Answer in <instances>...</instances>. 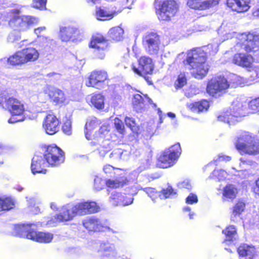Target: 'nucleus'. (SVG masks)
<instances>
[{"label":"nucleus","mask_w":259,"mask_h":259,"mask_svg":"<svg viewBox=\"0 0 259 259\" xmlns=\"http://www.w3.org/2000/svg\"><path fill=\"white\" fill-rule=\"evenodd\" d=\"M100 210L96 202L92 201H81L76 203L71 207L64 206L61 211L51 217L48 224L55 226L60 223L72 220L77 215H84L94 213Z\"/></svg>","instance_id":"1"},{"label":"nucleus","mask_w":259,"mask_h":259,"mask_svg":"<svg viewBox=\"0 0 259 259\" xmlns=\"http://www.w3.org/2000/svg\"><path fill=\"white\" fill-rule=\"evenodd\" d=\"M183 64L185 67L189 66L191 75L197 79L204 78L210 69L207 54L201 48H195L188 51Z\"/></svg>","instance_id":"2"},{"label":"nucleus","mask_w":259,"mask_h":259,"mask_svg":"<svg viewBox=\"0 0 259 259\" xmlns=\"http://www.w3.org/2000/svg\"><path fill=\"white\" fill-rule=\"evenodd\" d=\"M244 45V50L246 53H236L232 57V63L237 66L245 68H250L253 66L254 58L248 53L259 49V33H249Z\"/></svg>","instance_id":"3"},{"label":"nucleus","mask_w":259,"mask_h":259,"mask_svg":"<svg viewBox=\"0 0 259 259\" xmlns=\"http://www.w3.org/2000/svg\"><path fill=\"white\" fill-rule=\"evenodd\" d=\"M234 145L241 155H256L259 154V139L249 132H242L236 138Z\"/></svg>","instance_id":"4"},{"label":"nucleus","mask_w":259,"mask_h":259,"mask_svg":"<svg viewBox=\"0 0 259 259\" xmlns=\"http://www.w3.org/2000/svg\"><path fill=\"white\" fill-rule=\"evenodd\" d=\"M0 107L12 116H21L25 112L24 102L8 92L0 93Z\"/></svg>","instance_id":"5"},{"label":"nucleus","mask_w":259,"mask_h":259,"mask_svg":"<svg viewBox=\"0 0 259 259\" xmlns=\"http://www.w3.org/2000/svg\"><path fill=\"white\" fill-rule=\"evenodd\" d=\"M138 67L134 64L132 65V70L135 74L143 77L149 84L152 83L151 78L149 76L152 75L154 71V63L150 57L142 56L138 59Z\"/></svg>","instance_id":"6"},{"label":"nucleus","mask_w":259,"mask_h":259,"mask_svg":"<svg viewBox=\"0 0 259 259\" xmlns=\"http://www.w3.org/2000/svg\"><path fill=\"white\" fill-rule=\"evenodd\" d=\"M43 155L48 165L51 167L60 166L65 159L64 151L55 144L46 146Z\"/></svg>","instance_id":"7"},{"label":"nucleus","mask_w":259,"mask_h":259,"mask_svg":"<svg viewBox=\"0 0 259 259\" xmlns=\"http://www.w3.org/2000/svg\"><path fill=\"white\" fill-rule=\"evenodd\" d=\"M181 153L180 144L177 143L163 151L157 159V165L161 168L172 166Z\"/></svg>","instance_id":"8"},{"label":"nucleus","mask_w":259,"mask_h":259,"mask_svg":"<svg viewBox=\"0 0 259 259\" xmlns=\"http://www.w3.org/2000/svg\"><path fill=\"white\" fill-rule=\"evenodd\" d=\"M178 10V5L175 0H165L158 5L156 14L160 21H169L176 15Z\"/></svg>","instance_id":"9"},{"label":"nucleus","mask_w":259,"mask_h":259,"mask_svg":"<svg viewBox=\"0 0 259 259\" xmlns=\"http://www.w3.org/2000/svg\"><path fill=\"white\" fill-rule=\"evenodd\" d=\"M109 39L102 33L97 32L93 34L89 42V47L94 50V53L99 59L105 58L108 46Z\"/></svg>","instance_id":"10"},{"label":"nucleus","mask_w":259,"mask_h":259,"mask_svg":"<svg viewBox=\"0 0 259 259\" xmlns=\"http://www.w3.org/2000/svg\"><path fill=\"white\" fill-rule=\"evenodd\" d=\"M230 87V84L224 76L219 75L212 77L207 82L206 92L211 96L222 94Z\"/></svg>","instance_id":"11"},{"label":"nucleus","mask_w":259,"mask_h":259,"mask_svg":"<svg viewBox=\"0 0 259 259\" xmlns=\"http://www.w3.org/2000/svg\"><path fill=\"white\" fill-rule=\"evenodd\" d=\"M20 11L14 9L11 11L14 15L9 21V24L19 31H25L35 22V19L29 16H19Z\"/></svg>","instance_id":"12"},{"label":"nucleus","mask_w":259,"mask_h":259,"mask_svg":"<svg viewBox=\"0 0 259 259\" xmlns=\"http://www.w3.org/2000/svg\"><path fill=\"white\" fill-rule=\"evenodd\" d=\"M110 80L108 72L104 70L96 69L91 71L87 77L85 85L97 89Z\"/></svg>","instance_id":"13"},{"label":"nucleus","mask_w":259,"mask_h":259,"mask_svg":"<svg viewBox=\"0 0 259 259\" xmlns=\"http://www.w3.org/2000/svg\"><path fill=\"white\" fill-rule=\"evenodd\" d=\"M160 42V36L154 32L148 33L142 40L145 51L150 55H155L158 53Z\"/></svg>","instance_id":"14"},{"label":"nucleus","mask_w":259,"mask_h":259,"mask_svg":"<svg viewBox=\"0 0 259 259\" xmlns=\"http://www.w3.org/2000/svg\"><path fill=\"white\" fill-rule=\"evenodd\" d=\"M60 121L53 112L47 114L42 121V128L50 135L56 134L59 130Z\"/></svg>","instance_id":"15"},{"label":"nucleus","mask_w":259,"mask_h":259,"mask_svg":"<svg viewBox=\"0 0 259 259\" xmlns=\"http://www.w3.org/2000/svg\"><path fill=\"white\" fill-rule=\"evenodd\" d=\"M109 177L112 179H107L105 183L109 188L117 189L123 187L128 182L127 178L120 169H116L114 172V175H109Z\"/></svg>","instance_id":"16"},{"label":"nucleus","mask_w":259,"mask_h":259,"mask_svg":"<svg viewBox=\"0 0 259 259\" xmlns=\"http://www.w3.org/2000/svg\"><path fill=\"white\" fill-rule=\"evenodd\" d=\"M220 0H187L186 5L191 9L203 11L218 5Z\"/></svg>","instance_id":"17"},{"label":"nucleus","mask_w":259,"mask_h":259,"mask_svg":"<svg viewBox=\"0 0 259 259\" xmlns=\"http://www.w3.org/2000/svg\"><path fill=\"white\" fill-rule=\"evenodd\" d=\"M51 101L56 105L64 106L68 103L67 99L63 91L57 88L49 89L46 91Z\"/></svg>","instance_id":"18"},{"label":"nucleus","mask_w":259,"mask_h":259,"mask_svg":"<svg viewBox=\"0 0 259 259\" xmlns=\"http://www.w3.org/2000/svg\"><path fill=\"white\" fill-rule=\"evenodd\" d=\"M36 226L33 223L17 224L14 226V232L16 236L30 240L29 236H32Z\"/></svg>","instance_id":"19"},{"label":"nucleus","mask_w":259,"mask_h":259,"mask_svg":"<svg viewBox=\"0 0 259 259\" xmlns=\"http://www.w3.org/2000/svg\"><path fill=\"white\" fill-rule=\"evenodd\" d=\"M133 198L130 193L114 192L110 197V202L114 206H125L131 204Z\"/></svg>","instance_id":"20"},{"label":"nucleus","mask_w":259,"mask_h":259,"mask_svg":"<svg viewBox=\"0 0 259 259\" xmlns=\"http://www.w3.org/2000/svg\"><path fill=\"white\" fill-rule=\"evenodd\" d=\"M47 164L44 156L35 155L31 160V171L33 174H45L47 171L46 168Z\"/></svg>","instance_id":"21"},{"label":"nucleus","mask_w":259,"mask_h":259,"mask_svg":"<svg viewBox=\"0 0 259 259\" xmlns=\"http://www.w3.org/2000/svg\"><path fill=\"white\" fill-rule=\"evenodd\" d=\"M237 251L241 259H254L256 256L255 247L246 243L241 244L237 248Z\"/></svg>","instance_id":"22"},{"label":"nucleus","mask_w":259,"mask_h":259,"mask_svg":"<svg viewBox=\"0 0 259 259\" xmlns=\"http://www.w3.org/2000/svg\"><path fill=\"white\" fill-rule=\"evenodd\" d=\"M151 101L147 95L136 94L133 96L132 104L135 110L139 112L145 107L147 103H151Z\"/></svg>","instance_id":"23"},{"label":"nucleus","mask_w":259,"mask_h":259,"mask_svg":"<svg viewBox=\"0 0 259 259\" xmlns=\"http://www.w3.org/2000/svg\"><path fill=\"white\" fill-rule=\"evenodd\" d=\"M30 240L40 243H49L52 242L54 235L49 232L36 231L34 230Z\"/></svg>","instance_id":"24"},{"label":"nucleus","mask_w":259,"mask_h":259,"mask_svg":"<svg viewBox=\"0 0 259 259\" xmlns=\"http://www.w3.org/2000/svg\"><path fill=\"white\" fill-rule=\"evenodd\" d=\"M187 107L192 112H202L208 109L209 103L207 100L202 99L197 102L187 104Z\"/></svg>","instance_id":"25"},{"label":"nucleus","mask_w":259,"mask_h":259,"mask_svg":"<svg viewBox=\"0 0 259 259\" xmlns=\"http://www.w3.org/2000/svg\"><path fill=\"white\" fill-rule=\"evenodd\" d=\"M121 12V10H112L111 11L99 8L96 12V16L98 20L101 21L110 20L119 13Z\"/></svg>","instance_id":"26"},{"label":"nucleus","mask_w":259,"mask_h":259,"mask_svg":"<svg viewBox=\"0 0 259 259\" xmlns=\"http://www.w3.org/2000/svg\"><path fill=\"white\" fill-rule=\"evenodd\" d=\"M123 34V29L118 26L112 27L107 32L109 40L114 42L122 40L124 38Z\"/></svg>","instance_id":"27"},{"label":"nucleus","mask_w":259,"mask_h":259,"mask_svg":"<svg viewBox=\"0 0 259 259\" xmlns=\"http://www.w3.org/2000/svg\"><path fill=\"white\" fill-rule=\"evenodd\" d=\"M25 63L35 61L39 56L38 51L34 48L27 47L21 50Z\"/></svg>","instance_id":"28"},{"label":"nucleus","mask_w":259,"mask_h":259,"mask_svg":"<svg viewBox=\"0 0 259 259\" xmlns=\"http://www.w3.org/2000/svg\"><path fill=\"white\" fill-rule=\"evenodd\" d=\"M250 0H227L228 6L232 9H237L240 12L247 11Z\"/></svg>","instance_id":"29"},{"label":"nucleus","mask_w":259,"mask_h":259,"mask_svg":"<svg viewBox=\"0 0 259 259\" xmlns=\"http://www.w3.org/2000/svg\"><path fill=\"white\" fill-rule=\"evenodd\" d=\"M21 50L16 51L10 56L7 59V63L11 66H21L25 64Z\"/></svg>","instance_id":"30"},{"label":"nucleus","mask_w":259,"mask_h":259,"mask_svg":"<svg viewBox=\"0 0 259 259\" xmlns=\"http://www.w3.org/2000/svg\"><path fill=\"white\" fill-rule=\"evenodd\" d=\"M83 226L89 232H97L100 231L101 224L98 219L90 218L83 222Z\"/></svg>","instance_id":"31"},{"label":"nucleus","mask_w":259,"mask_h":259,"mask_svg":"<svg viewBox=\"0 0 259 259\" xmlns=\"http://www.w3.org/2000/svg\"><path fill=\"white\" fill-rule=\"evenodd\" d=\"M90 102L98 109H102L105 106V97L101 93H94L91 95Z\"/></svg>","instance_id":"32"},{"label":"nucleus","mask_w":259,"mask_h":259,"mask_svg":"<svg viewBox=\"0 0 259 259\" xmlns=\"http://www.w3.org/2000/svg\"><path fill=\"white\" fill-rule=\"evenodd\" d=\"M77 30L75 28L71 27H64L60 29V37L63 41H68L72 37H74V34Z\"/></svg>","instance_id":"33"},{"label":"nucleus","mask_w":259,"mask_h":259,"mask_svg":"<svg viewBox=\"0 0 259 259\" xmlns=\"http://www.w3.org/2000/svg\"><path fill=\"white\" fill-rule=\"evenodd\" d=\"M15 205V201L12 198L0 197V211H9L14 208Z\"/></svg>","instance_id":"34"},{"label":"nucleus","mask_w":259,"mask_h":259,"mask_svg":"<svg viewBox=\"0 0 259 259\" xmlns=\"http://www.w3.org/2000/svg\"><path fill=\"white\" fill-rule=\"evenodd\" d=\"M222 233L224 234L226 237L224 243L227 241L232 242L235 239V236L237 234V229L235 226L230 225L222 231Z\"/></svg>","instance_id":"35"},{"label":"nucleus","mask_w":259,"mask_h":259,"mask_svg":"<svg viewBox=\"0 0 259 259\" xmlns=\"http://www.w3.org/2000/svg\"><path fill=\"white\" fill-rule=\"evenodd\" d=\"M237 189L231 184L227 185L223 189V197L233 200L236 197Z\"/></svg>","instance_id":"36"},{"label":"nucleus","mask_w":259,"mask_h":259,"mask_svg":"<svg viewBox=\"0 0 259 259\" xmlns=\"http://www.w3.org/2000/svg\"><path fill=\"white\" fill-rule=\"evenodd\" d=\"M217 118L220 121L231 124L235 120L236 116L232 114L231 110H227L222 112Z\"/></svg>","instance_id":"37"},{"label":"nucleus","mask_w":259,"mask_h":259,"mask_svg":"<svg viewBox=\"0 0 259 259\" xmlns=\"http://www.w3.org/2000/svg\"><path fill=\"white\" fill-rule=\"evenodd\" d=\"M187 83V78L185 72H180L175 81L174 87L176 90L182 88Z\"/></svg>","instance_id":"38"},{"label":"nucleus","mask_w":259,"mask_h":259,"mask_svg":"<svg viewBox=\"0 0 259 259\" xmlns=\"http://www.w3.org/2000/svg\"><path fill=\"white\" fill-rule=\"evenodd\" d=\"M124 122L126 125L129 127L133 133L137 134H138L140 128L136 122V120L134 118L130 117H125L124 118Z\"/></svg>","instance_id":"39"},{"label":"nucleus","mask_w":259,"mask_h":259,"mask_svg":"<svg viewBox=\"0 0 259 259\" xmlns=\"http://www.w3.org/2000/svg\"><path fill=\"white\" fill-rule=\"evenodd\" d=\"M245 208V203L241 200H238L234 205L232 209V214L234 217L240 215L244 211Z\"/></svg>","instance_id":"40"},{"label":"nucleus","mask_w":259,"mask_h":259,"mask_svg":"<svg viewBox=\"0 0 259 259\" xmlns=\"http://www.w3.org/2000/svg\"><path fill=\"white\" fill-rule=\"evenodd\" d=\"M159 196L161 198L167 199L170 197L175 195L177 194V191L173 189L172 186H168L165 188H163Z\"/></svg>","instance_id":"41"},{"label":"nucleus","mask_w":259,"mask_h":259,"mask_svg":"<svg viewBox=\"0 0 259 259\" xmlns=\"http://www.w3.org/2000/svg\"><path fill=\"white\" fill-rule=\"evenodd\" d=\"M114 127L119 134L123 135L126 130L123 121L119 118L116 117L114 119Z\"/></svg>","instance_id":"42"},{"label":"nucleus","mask_w":259,"mask_h":259,"mask_svg":"<svg viewBox=\"0 0 259 259\" xmlns=\"http://www.w3.org/2000/svg\"><path fill=\"white\" fill-rule=\"evenodd\" d=\"M248 109L251 113H255L259 112V97L249 102Z\"/></svg>","instance_id":"43"},{"label":"nucleus","mask_w":259,"mask_h":259,"mask_svg":"<svg viewBox=\"0 0 259 259\" xmlns=\"http://www.w3.org/2000/svg\"><path fill=\"white\" fill-rule=\"evenodd\" d=\"M62 130L64 134L67 135H70L71 134L72 122L70 119H66L64 121L62 126Z\"/></svg>","instance_id":"44"},{"label":"nucleus","mask_w":259,"mask_h":259,"mask_svg":"<svg viewBox=\"0 0 259 259\" xmlns=\"http://www.w3.org/2000/svg\"><path fill=\"white\" fill-rule=\"evenodd\" d=\"M143 191L145 192L151 198L152 200L155 199L157 198L158 195V192L156 190L155 188H151V187H147L143 189Z\"/></svg>","instance_id":"45"},{"label":"nucleus","mask_w":259,"mask_h":259,"mask_svg":"<svg viewBox=\"0 0 259 259\" xmlns=\"http://www.w3.org/2000/svg\"><path fill=\"white\" fill-rule=\"evenodd\" d=\"M103 180L98 177H96L94 179V187L97 190H100L103 188L104 187Z\"/></svg>","instance_id":"46"},{"label":"nucleus","mask_w":259,"mask_h":259,"mask_svg":"<svg viewBox=\"0 0 259 259\" xmlns=\"http://www.w3.org/2000/svg\"><path fill=\"white\" fill-rule=\"evenodd\" d=\"M118 168H115L114 167L110 164H106L103 168V170L105 174H109V175H114V172L116 171Z\"/></svg>","instance_id":"47"},{"label":"nucleus","mask_w":259,"mask_h":259,"mask_svg":"<svg viewBox=\"0 0 259 259\" xmlns=\"http://www.w3.org/2000/svg\"><path fill=\"white\" fill-rule=\"evenodd\" d=\"M47 0H33L34 7L38 9H42L46 6Z\"/></svg>","instance_id":"48"},{"label":"nucleus","mask_w":259,"mask_h":259,"mask_svg":"<svg viewBox=\"0 0 259 259\" xmlns=\"http://www.w3.org/2000/svg\"><path fill=\"white\" fill-rule=\"evenodd\" d=\"M186 202L187 204H193L198 202V198L196 195L191 193L186 199Z\"/></svg>","instance_id":"49"},{"label":"nucleus","mask_w":259,"mask_h":259,"mask_svg":"<svg viewBox=\"0 0 259 259\" xmlns=\"http://www.w3.org/2000/svg\"><path fill=\"white\" fill-rule=\"evenodd\" d=\"M252 192L255 195L259 196V177L255 182L254 186L252 188Z\"/></svg>","instance_id":"50"},{"label":"nucleus","mask_w":259,"mask_h":259,"mask_svg":"<svg viewBox=\"0 0 259 259\" xmlns=\"http://www.w3.org/2000/svg\"><path fill=\"white\" fill-rule=\"evenodd\" d=\"M219 159L221 161H229L231 160V158L230 156L226 155H222L219 156Z\"/></svg>","instance_id":"51"},{"label":"nucleus","mask_w":259,"mask_h":259,"mask_svg":"<svg viewBox=\"0 0 259 259\" xmlns=\"http://www.w3.org/2000/svg\"><path fill=\"white\" fill-rule=\"evenodd\" d=\"M252 15L254 17L259 18V7L254 9L252 12Z\"/></svg>","instance_id":"52"},{"label":"nucleus","mask_w":259,"mask_h":259,"mask_svg":"<svg viewBox=\"0 0 259 259\" xmlns=\"http://www.w3.org/2000/svg\"><path fill=\"white\" fill-rule=\"evenodd\" d=\"M6 150V147L0 144V155L5 153Z\"/></svg>","instance_id":"53"},{"label":"nucleus","mask_w":259,"mask_h":259,"mask_svg":"<svg viewBox=\"0 0 259 259\" xmlns=\"http://www.w3.org/2000/svg\"><path fill=\"white\" fill-rule=\"evenodd\" d=\"M181 185H182L183 187H185V186H190V185H189V183L188 182H183L182 183H181Z\"/></svg>","instance_id":"54"},{"label":"nucleus","mask_w":259,"mask_h":259,"mask_svg":"<svg viewBox=\"0 0 259 259\" xmlns=\"http://www.w3.org/2000/svg\"><path fill=\"white\" fill-rule=\"evenodd\" d=\"M168 115L172 118H174L175 117V115L174 113H172L171 112L168 113Z\"/></svg>","instance_id":"55"},{"label":"nucleus","mask_w":259,"mask_h":259,"mask_svg":"<svg viewBox=\"0 0 259 259\" xmlns=\"http://www.w3.org/2000/svg\"><path fill=\"white\" fill-rule=\"evenodd\" d=\"M43 28H37L36 29H35V32L36 33H37V31H39L40 30H42Z\"/></svg>","instance_id":"56"},{"label":"nucleus","mask_w":259,"mask_h":259,"mask_svg":"<svg viewBox=\"0 0 259 259\" xmlns=\"http://www.w3.org/2000/svg\"><path fill=\"white\" fill-rule=\"evenodd\" d=\"M193 213H189V217H190V219H193Z\"/></svg>","instance_id":"57"},{"label":"nucleus","mask_w":259,"mask_h":259,"mask_svg":"<svg viewBox=\"0 0 259 259\" xmlns=\"http://www.w3.org/2000/svg\"><path fill=\"white\" fill-rule=\"evenodd\" d=\"M185 210H186V211H190V208L189 207H186V208H185Z\"/></svg>","instance_id":"58"},{"label":"nucleus","mask_w":259,"mask_h":259,"mask_svg":"<svg viewBox=\"0 0 259 259\" xmlns=\"http://www.w3.org/2000/svg\"><path fill=\"white\" fill-rule=\"evenodd\" d=\"M86 138H87L88 139H89V140H90V138L88 137L87 136V134H86Z\"/></svg>","instance_id":"59"},{"label":"nucleus","mask_w":259,"mask_h":259,"mask_svg":"<svg viewBox=\"0 0 259 259\" xmlns=\"http://www.w3.org/2000/svg\"><path fill=\"white\" fill-rule=\"evenodd\" d=\"M113 155V153H111V154H110V155L111 156V155Z\"/></svg>","instance_id":"60"}]
</instances>
